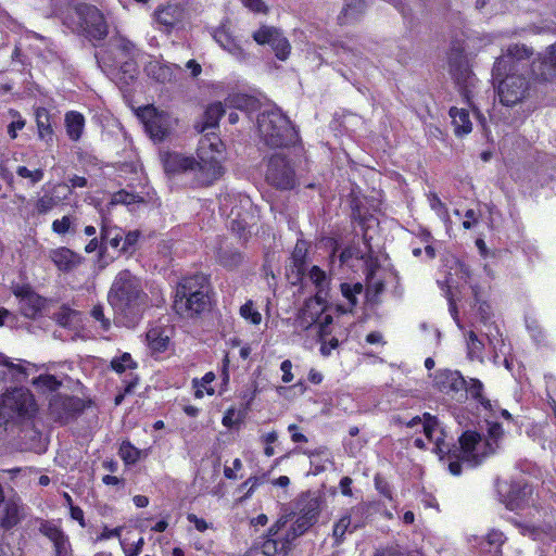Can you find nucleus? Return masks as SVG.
Masks as SVG:
<instances>
[{
  "instance_id": "nucleus-54",
  "label": "nucleus",
  "mask_w": 556,
  "mask_h": 556,
  "mask_svg": "<svg viewBox=\"0 0 556 556\" xmlns=\"http://www.w3.org/2000/svg\"><path fill=\"white\" fill-rule=\"evenodd\" d=\"M503 433L504 431L502 426L497 422H492L489 424L488 435H485L484 438L489 441H494L495 448L498 450L501 440L503 438Z\"/></svg>"
},
{
  "instance_id": "nucleus-50",
  "label": "nucleus",
  "mask_w": 556,
  "mask_h": 556,
  "mask_svg": "<svg viewBox=\"0 0 556 556\" xmlns=\"http://www.w3.org/2000/svg\"><path fill=\"white\" fill-rule=\"evenodd\" d=\"M242 257L240 253L235 251H223L218 255L219 263L225 267H236L240 264Z\"/></svg>"
},
{
  "instance_id": "nucleus-55",
  "label": "nucleus",
  "mask_w": 556,
  "mask_h": 556,
  "mask_svg": "<svg viewBox=\"0 0 556 556\" xmlns=\"http://www.w3.org/2000/svg\"><path fill=\"white\" fill-rule=\"evenodd\" d=\"M304 516L309 517L314 522L319 514V501L316 497L308 498L306 505L301 509Z\"/></svg>"
},
{
  "instance_id": "nucleus-7",
  "label": "nucleus",
  "mask_w": 556,
  "mask_h": 556,
  "mask_svg": "<svg viewBox=\"0 0 556 556\" xmlns=\"http://www.w3.org/2000/svg\"><path fill=\"white\" fill-rule=\"evenodd\" d=\"M498 81L497 93L500 102L506 106H514L526 100L531 91L530 80L525 73L506 72Z\"/></svg>"
},
{
  "instance_id": "nucleus-3",
  "label": "nucleus",
  "mask_w": 556,
  "mask_h": 556,
  "mask_svg": "<svg viewBox=\"0 0 556 556\" xmlns=\"http://www.w3.org/2000/svg\"><path fill=\"white\" fill-rule=\"evenodd\" d=\"M148 295L143 292L139 278L129 270L117 274L109 292V302L115 313L134 323L146 307Z\"/></svg>"
},
{
  "instance_id": "nucleus-51",
  "label": "nucleus",
  "mask_w": 556,
  "mask_h": 556,
  "mask_svg": "<svg viewBox=\"0 0 556 556\" xmlns=\"http://www.w3.org/2000/svg\"><path fill=\"white\" fill-rule=\"evenodd\" d=\"M141 198L137 194L127 192L125 190H121L113 194L112 197V204H125L130 205L137 202H140Z\"/></svg>"
},
{
  "instance_id": "nucleus-63",
  "label": "nucleus",
  "mask_w": 556,
  "mask_h": 556,
  "mask_svg": "<svg viewBox=\"0 0 556 556\" xmlns=\"http://www.w3.org/2000/svg\"><path fill=\"white\" fill-rule=\"evenodd\" d=\"M292 367L293 365L290 359H286L280 364V370L282 371V382L289 383L293 380Z\"/></svg>"
},
{
  "instance_id": "nucleus-17",
  "label": "nucleus",
  "mask_w": 556,
  "mask_h": 556,
  "mask_svg": "<svg viewBox=\"0 0 556 556\" xmlns=\"http://www.w3.org/2000/svg\"><path fill=\"white\" fill-rule=\"evenodd\" d=\"M48 256L54 266L63 273L76 269L84 260L80 254L66 247H59L50 250Z\"/></svg>"
},
{
  "instance_id": "nucleus-27",
  "label": "nucleus",
  "mask_w": 556,
  "mask_h": 556,
  "mask_svg": "<svg viewBox=\"0 0 556 556\" xmlns=\"http://www.w3.org/2000/svg\"><path fill=\"white\" fill-rule=\"evenodd\" d=\"M225 113V104L222 102H215L207 106L203 115V122L198 124L195 127L200 132H210V129L215 128L218 125V121Z\"/></svg>"
},
{
  "instance_id": "nucleus-39",
  "label": "nucleus",
  "mask_w": 556,
  "mask_h": 556,
  "mask_svg": "<svg viewBox=\"0 0 556 556\" xmlns=\"http://www.w3.org/2000/svg\"><path fill=\"white\" fill-rule=\"evenodd\" d=\"M313 523L314 521L311 520L309 517L302 514L290 527L286 525V531L292 541H294L296 538L304 534Z\"/></svg>"
},
{
  "instance_id": "nucleus-62",
  "label": "nucleus",
  "mask_w": 556,
  "mask_h": 556,
  "mask_svg": "<svg viewBox=\"0 0 556 556\" xmlns=\"http://www.w3.org/2000/svg\"><path fill=\"white\" fill-rule=\"evenodd\" d=\"M243 5L255 13H267L268 9L263 0H241Z\"/></svg>"
},
{
  "instance_id": "nucleus-16",
  "label": "nucleus",
  "mask_w": 556,
  "mask_h": 556,
  "mask_svg": "<svg viewBox=\"0 0 556 556\" xmlns=\"http://www.w3.org/2000/svg\"><path fill=\"white\" fill-rule=\"evenodd\" d=\"M26 516L27 508L20 498H8L0 510V526L5 530L12 529L25 519Z\"/></svg>"
},
{
  "instance_id": "nucleus-30",
  "label": "nucleus",
  "mask_w": 556,
  "mask_h": 556,
  "mask_svg": "<svg viewBox=\"0 0 556 556\" xmlns=\"http://www.w3.org/2000/svg\"><path fill=\"white\" fill-rule=\"evenodd\" d=\"M450 116L452 118V123L454 125V130L456 135H467L471 131L472 124L470 122L467 110L452 108L450 110Z\"/></svg>"
},
{
  "instance_id": "nucleus-57",
  "label": "nucleus",
  "mask_w": 556,
  "mask_h": 556,
  "mask_svg": "<svg viewBox=\"0 0 556 556\" xmlns=\"http://www.w3.org/2000/svg\"><path fill=\"white\" fill-rule=\"evenodd\" d=\"M55 556H72V547L67 535L53 544Z\"/></svg>"
},
{
  "instance_id": "nucleus-61",
  "label": "nucleus",
  "mask_w": 556,
  "mask_h": 556,
  "mask_svg": "<svg viewBox=\"0 0 556 556\" xmlns=\"http://www.w3.org/2000/svg\"><path fill=\"white\" fill-rule=\"evenodd\" d=\"M506 538L503 532L498 530H492L486 535V541L489 545L500 547L505 542Z\"/></svg>"
},
{
  "instance_id": "nucleus-59",
  "label": "nucleus",
  "mask_w": 556,
  "mask_h": 556,
  "mask_svg": "<svg viewBox=\"0 0 556 556\" xmlns=\"http://www.w3.org/2000/svg\"><path fill=\"white\" fill-rule=\"evenodd\" d=\"M0 365L5 366L10 368L11 370L16 371L18 376L26 377L27 376V369L22 364H13L9 357L0 353Z\"/></svg>"
},
{
  "instance_id": "nucleus-21",
  "label": "nucleus",
  "mask_w": 556,
  "mask_h": 556,
  "mask_svg": "<svg viewBox=\"0 0 556 556\" xmlns=\"http://www.w3.org/2000/svg\"><path fill=\"white\" fill-rule=\"evenodd\" d=\"M435 384L439 389L445 393L458 392L463 390L467 381L456 370H443L435 376Z\"/></svg>"
},
{
  "instance_id": "nucleus-48",
  "label": "nucleus",
  "mask_w": 556,
  "mask_h": 556,
  "mask_svg": "<svg viewBox=\"0 0 556 556\" xmlns=\"http://www.w3.org/2000/svg\"><path fill=\"white\" fill-rule=\"evenodd\" d=\"M34 386L41 390H56L61 382L52 375H41L34 379Z\"/></svg>"
},
{
  "instance_id": "nucleus-23",
  "label": "nucleus",
  "mask_w": 556,
  "mask_h": 556,
  "mask_svg": "<svg viewBox=\"0 0 556 556\" xmlns=\"http://www.w3.org/2000/svg\"><path fill=\"white\" fill-rule=\"evenodd\" d=\"M16 295L20 298V311L27 318H34L42 307V299L29 291V290H20L16 292Z\"/></svg>"
},
{
  "instance_id": "nucleus-64",
  "label": "nucleus",
  "mask_w": 556,
  "mask_h": 556,
  "mask_svg": "<svg viewBox=\"0 0 556 556\" xmlns=\"http://www.w3.org/2000/svg\"><path fill=\"white\" fill-rule=\"evenodd\" d=\"M187 519L190 523H193L194 525V528L199 531V532H204L206 531L208 528H210V525L202 518H199L197 515L194 514H188L187 516Z\"/></svg>"
},
{
  "instance_id": "nucleus-32",
  "label": "nucleus",
  "mask_w": 556,
  "mask_h": 556,
  "mask_svg": "<svg viewBox=\"0 0 556 556\" xmlns=\"http://www.w3.org/2000/svg\"><path fill=\"white\" fill-rule=\"evenodd\" d=\"M65 126L68 137L72 140L77 141L80 139L84 131L85 117L78 112H68L65 115Z\"/></svg>"
},
{
  "instance_id": "nucleus-40",
  "label": "nucleus",
  "mask_w": 556,
  "mask_h": 556,
  "mask_svg": "<svg viewBox=\"0 0 556 556\" xmlns=\"http://www.w3.org/2000/svg\"><path fill=\"white\" fill-rule=\"evenodd\" d=\"M464 389H466L467 393L472 399L478 401L484 407L491 406L490 401L486 400L483 395V384L480 380L471 378L469 381H467V384Z\"/></svg>"
},
{
  "instance_id": "nucleus-44",
  "label": "nucleus",
  "mask_w": 556,
  "mask_h": 556,
  "mask_svg": "<svg viewBox=\"0 0 556 556\" xmlns=\"http://www.w3.org/2000/svg\"><path fill=\"white\" fill-rule=\"evenodd\" d=\"M74 220L75 218L70 215H65L61 219H55L51 225L52 231L60 236H64L74 230Z\"/></svg>"
},
{
  "instance_id": "nucleus-6",
  "label": "nucleus",
  "mask_w": 556,
  "mask_h": 556,
  "mask_svg": "<svg viewBox=\"0 0 556 556\" xmlns=\"http://www.w3.org/2000/svg\"><path fill=\"white\" fill-rule=\"evenodd\" d=\"M35 412V400L25 388H15L0 397V425L18 417L31 416Z\"/></svg>"
},
{
  "instance_id": "nucleus-52",
  "label": "nucleus",
  "mask_w": 556,
  "mask_h": 556,
  "mask_svg": "<svg viewBox=\"0 0 556 556\" xmlns=\"http://www.w3.org/2000/svg\"><path fill=\"white\" fill-rule=\"evenodd\" d=\"M10 115L13 117V121L8 126V134L12 139H15L17 136V130H21L25 126V119L22 118L18 112L11 110Z\"/></svg>"
},
{
  "instance_id": "nucleus-42",
  "label": "nucleus",
  "mask_w": 556,
  "mask_h": 556,
  "mask_svg": "<svg viewBox=\"0 0 556 556\" xmlns=\"http://www.w3.org/2000/svg\"><path fill=\"white\" fill-rule=\"evenodd\" d=\"M253 103V99L242 93L229 94L225 99V106L236 108L240 110L248 109Z\"/></svg>"
},
{
  "instance_id": "nucleus-58",
  "label": "nucleus",
  "mask_w": 556,
  "mask_h": 556,
  "mask_svg": "<svg viewBox=\"0 0 556 556\" xmlns=\"http://www.w3.org/2000/svg\"><path fill=\"white\" fill-rule=\"evenodd\" d=\"M91 316L100 323V328L103 331H108L111 327V321L104 316L103 307L96 305L91 311Z\"/></svg>"
},
{
  "instance_id": "nucleus-19",
  "label": "nucleus",
  "mask_w": 556,
  "mask_h": 556,
  "mask_svg": "<svg viewBox=\"0 0 556 556\" xmlns=\"http://www.w3.org/2000/svg\"><path fill=\"white\" fill-rule=\"evenodd\" d=\"M532 488L528 484L514 483L510 485L505 504L510 510H520L530 504Z\"/></svg>"
},
{
  "instance_id": "nucleus-45",
  "label": "nucleus",
  "mask_w": 556,
  "mask_h": 556,
  "mask_svg": "<svg viewBox=\"0 0 556 556\" xmlns=\"http://www.w3.org/2000/svg\"><path fill=\"white\" fill-rule=\"evenodd\" d=\"M240 315L252 325H260L262 321V315L254 308L252 301H248L240 307Z\"/></svg>"
},
{
  "instance_id": "nucleus-26",
  "label": "nucleus",
  "mask_w": 556,
  "mask_h": 556,
  "mask_svg": "<svg viewBox=\"0 0 556 556\" xmlns=\"http://www.w3.org/2000/svg\"><path fill=\"white\" fill-rule=\"evenodd\" d=\"M181 18V10L178 5H166L154 12V20L166 31L170 30Z\"/></svg>"
},
{
  "instance_id": "nucleus-18",
  "label": "nucleus",
  "mask_w": 556,
  "mask_h": 556,
  "mask_svg": "<svg viewBox=\"0 0 556 556\" xmlns=\"http://www.w3.org/2000/svg\"><path fill=\"white\" fill-rule=\"evenodd\" d=\"M147 75L157 83L166 84L176 80L181 68L176 64H167L161 60H151L144 67Z\"/></svg>"
},
{
  "instance_id": "nucleus-15",
  "label": "nucleus",
  "mask_w": 556,
  "mask_h": 556,
  "mask_svg": "<svg viewBox=\"0 0 556 556\" xmlns=\"http://www.w3.org/2000/svg\"><path fill=\"white\" fill-rule=\"evenodd\" d=\"M531 73L540 83L552 81L556 78V43L549 46L544 54L532 63Z\"/></svg>"
},
{
  "instance_id": "nucleus-9",
  "label": "nucleus",
  "mask_w": 556,
  "mask_h": 556,
  "mask_svg": "<svg viewBox=\"0 0 556 556\" xmlns=\"http://www.w3.org/2000/svg\"><path fill=\"white\" fill-rule=\"evenodd\" d=\"M533 50L526 45H510L505 53L495 60L493 78H500L506 72L527 73L528 70L521 62L532 56Z\"/></svg>"
},
{
  "instance_id": "nucleus-28",
  "label": "nucleus",
  "mask_w": 556,
  "mask_h": 556,
  "mask_svg": "<svg viewBox=\"0 0 556 556\" xmlns=\"http://www.w3.org/2000/svg\"><path fill=\"white\" fill-rule=\"evenodd\" d=\"M307 277L317 290L315 295L316 301L321 302L324 298L327 295L330 278L318 266H312L307 274Z\"/></svg>"
},
{
  "instance_id": "nucleus-37",
  "label": "nucleus",
  "mask_w": 556,
  "mask_h": 556,
  "mask_svg": "<svg viewBox=\"0 0 556 556\" xmlns=\"http://www.w3.org/2000/svg\"><path fill=\"white\" fill-rule=\"evenodd\" d=\"M36 122H37L39 137L41 139L51 137L52 127H51V123H50V114L46 109L39 108L36 110Z\"/></svg>"
},
{
  "instance_id": "nucleus-20",
  "label": "nucleus",
  "mask_w": 556,
  "mask_h": 556,
  "mask_svg": "<svg viewBox=\"0 0 556 556\" xmlns=\"http://www.w3.org/2000/svg\"><path fill=\"white\" fill-rule=\"evenodd\" d=\"M334 49L336 54L341 59V61L351 65H358L363 55L361 45L352 38H345L338 41L334 45Z\"/></svg>"
},
{
  "instance_id": "nucleus-53",
  "label": "nucleus",
  "mask_w": 556,
  "mask_h": 556,
  "mask_svg": "<svg viewBox=\"0 0 556 556\" xmlns=\"http://www.w3.org/2000/svg\"><path fill=\"white\" fill-rule=\"evenodd\" d=\"M116 49L130 59L135 58L138 51L136 45L125 37L116 39Z\"/></svg>"
},
{
  "instance_id": "nucleus-11",
  "label": "nucleus",
  "mask_w": 556,
  "mask_h": 556,
  "mask_svg": "<svg viewBox=\"0 0 556 556\" xmlns=\"http://www.w3.org/2000/svg\"><path fill=\"white\" fill-rule=\"evenodd\" d=\"M292 539L286 531V520L281 518L268 529L258 548L264 556H287L292 548Z\"/></svg>"
},
{
  "instance_id": "nucleus-24",
  "label": "nucleus",
  "mask_w": 556,
  "mask_h": 556,
  "mask_svg": "<svg viewBox=\"0 0 556 556\" xmlns=\"http://www.w3.org/2000/svg\"><path fill=\"white\" fill-rule=\"evenodd\" d=\"M323 311L319 301H308L304 307L299 312L295 318V326L302 330H307L312 327H316L317 315Z\"/></svg>"
},
{
  "instance_id": "nucleus-43",
  "label": "nucleus",
  "mask_w": 556,
  "mask_h": 556,
  "mask_svg": "<svg viewBox=\"0 0 556 556\" xmlns=\"http://www.w3.org/2000/svg\"><path fill=\"white\" fill-rule=\"evenodd\" d=\"M119 456L127 464H135L140 458V451L130 442L124 441L119 447Z\"/></svg>"
},
{
  "instance_id": "nucleus-1",
  "label": "nucleus",
  "mask_w": 556,
  "mask_h": 556,
  "mask_svg": "<svg viewBox=\"0 0 556 556\" xmlns=\"http://www.w3.org/2000/svg\"><path fill=\"white\" fill-rule=\"evenodd\" d=\"M419 424L422 425L424 434L428 442L433 444L432 450L434 453L441 459L447 454L448 470L454 476L459 475L462 471L458 458L471 466H476L497 451L494 441H489L475 431H466L459 438L460 448L455 451L452 456L450 455L448 444L444 441L445 433L438 419L429 414H425L424 419L415 417L408 422V426L414 427Z\"/></svg>"
},
{
  "instance_id": "nucleus-22",
  "label": "nucleus",
  "mask_w": 556,
  "mask_h": 556,
  "mask_svg": "<svg viewBox=\"0 0 556 556\" xmlns=\"http://www.w3.org/2000/svg\"><path fill=\"white\" fill-rule=\"evenodd\" d=\"M450 72L456 84L465 89L466 98H469L468 88L473 87L476 77L469 68L468 64L463 61H451Z\"/></svg>"
},
{
  "instance_id": "nucleus-49",
  "label": "nucleus",
  "mask_w": 556,
  "mask_h": 556,
  "mask_svg": "<svg viewBox=\"0 0 556 556\" xmlns=\"http://www.w3.org/2000/svg\"><path fill=\"white\" fill-rule=\"evenodd\" d=\"M428 202H429L431 210H433L439 217H441L443 219L448 218L447 208H446L445 204L441 201V199L438 197L437 193L430 192L428 194Z\"/></svg>"
},
{
  "instance_id": "nucleus-12",
  "label": "nucleus",
  "mask_w": 556,
  "mask_h": 556,
  "mask_svg": "<svg viewBox=\"0 0 556 556\" xmlns=\"http://www.w3.org/2000/svg\"><path fill=\"white\" fill-rule=\"evenodd\" d=\"M267 181L279 189H292L295 184L294 172L281 154L270 157L266 172Z\"/></svg>"
},
{
  "instance_id": "nucleus-10",
  "label": "nucleus",
  "mask_w": 556,
  "mask_h": 556,
  "mask_svg": "<svg viewBox=\"0 0 556 556\" xmlns=\"http://www.w3.org/2000/svg\"><path fill=\"white\" fill-rule=\"evenodd\" d=\"M78 27L90 39L102 40L106 37L109 28L103 14L89 4H79L75 8Z\"/></svg>"
},
{
  "instance_id": "nucleus-5",
  "label": "nucleus",
  "mask_w": 556,
  "mask_h": 556,
  "mask_svg": "<svg viewBox=\"0 0 556 556\" xmlns=\"http://www.w3.org/2000/svg\"><path fill=\"white\" fill-rule=\"evenodd\" d=\"M257 130L261 139L270 148L288 147L298 140V132L290 119L277 108L260 113Z\"/></svg>"
},
{
  "instance_id": "nucleus-38",
  "label": "nucleus",
  "mask_w": 556,
  "mask_h": 556,
  "mask_svg": "<svg viewBox=\"0 0 556 556\" xmlns=\"http://www.w3.org/2000/svg\"><path fill=\"white\" fill-rule=\"evenodd\" d=\"M59 204V199L50 193L40 195L34 204V213L37 215H46Z\"/></svg>"
},
{
  "instance_id": "nucleus-14",
  "label": "nucleus",
  "mask_w": 556,
  "mask_h": 556,
  "mask_svg": "<svg viewBox=\"0 0 556 556\" xmlns=\"http://www.w3.org/2000/svg\"><path fill=\"white\" fill-rule=\"evenodd\" d=\"M253 39L260 45H270L279 60L285 61L290 53V43L279 29L262 26L253 34Z\"/></svg>"
},
{
  "instance_id": "nucleus-2",
  "label": "nucleus",
  "mask_w": 556,
  "mask_h": 556,
  "mask_svg": "<svg viewBox=\"0 0 556 556\" xmlns=\"http://www.w3.org/2000/svg\"><path fill=\"white\" fill-rule=\"evenodd\" d=\"M224 143L215 132H207L199 141L197 155L199 161L176 152L162 155L163 166L168 175H179L187 172H199L203 184H211L223 175L220 165Z\"/></svg>"
},
{
  "instance_id": "nucleus-13",
  "label": "nucleus",
  "mask_w": 556,
  "mask_h": 556,
  "mask_svg": "<svg viewBox=\"0 0 556 556\" xmlns=\"http://www.w3.org/2000/svg\"><path fill=\"white\" fill-rule=\"evenodd\" d=\"M83 409V402L78 397L55 394L49 402L51 418L60 424H66Z\"/></svg>"
},
{
  "instance_id": "nucleus-41",
  "label": "nucleus",
  "mask_w": 556,
  "mask_h": 556,
  "mask_svg": "<svg viewBox=\"0 0 556 556\" xmlns=\"http://www.w3.org/2000/svg\"><path fill=\"white\" fill-rule=\"evenodd\" d=\"M39 531L41 534L48 538L52 542V544L60 541L62 538L66 535L64 531L52 521H42L40 523Z\"/></svg>"
},
{
  "instance_id": "nucleus-4",
  "label": "nucleus",
  "mask_w": 556,
  "mask_h": 556,
  "mask_svg": "<svg viewBox=\"0 0 556 556\" xmlns=\"http://www.w3.org/2000/svg\"><path fill=\"white\" fill-rule=\"evenodd\" d=\"M210 304L206 278L194 275L184 278L176 289L174 309L185 318H192L203 313Z\"/></svg>"
},
{
  "instance_id": "nucleus-33",
  "label": "nucleus",
  "mask_w": 556,
  "mask_h": 556,
  "mask_svg": "<svg viewBox=\"0 0 556 556\" xmlns=\"http://www.w3.org/2000/svg\"><path fill=\"white\" fill-rule=\"evenodd\" d=\"M123 230L114 225H111L110 220L103 219L101 225V239L104 244L108 243L112 248H119L123 242Z\"/></svg>"
},
{
  "instance_id": "nucleus-60",
  "label": "nucleus",
  "mask_w": 556,
  "mask_h": 556,
  "mask_svg": "<svg viewBox=\"0 0 556 556\" xmlns=\"http://www.w3.org/2000/svg\"><path fill=\"white\" fill-rule=\"evenodd\" d=\"M332 323V317L329 314H321V311L317 315L316 327L318 328V333L320 337L327 334V327Z\"/></svg>"
},
{
  "instance_id": "nucleus-46",
  "label": "nucleus",
  "mask_w": 556,
  "mask_h": 556,
  "mask_svg": "<svg viewBox=\"0 0 556 556\" xmlns=\"http://www.w3.org/2000/svg\"><path fill=\"white\" fill-rule=\"evenodd\" d=\"M111 367L118 374L126 371L127 369H132L136 367L135 362L132 361L129 353H124L119 357H115L111 362Z\"/></svg>"
},
{
  "instance_id": "nucleus-8",
  "label": "nucleus",
  "mask_w": 556,
  "mask_h": 556,
  "mask_svg": "<svg viewBox=\"0 0 556 556\" xmlns=\"http://www.w3.org/2000/svg\"><path fill=\"white\" fill-rule=\"evenodd\" d=\"M138 116L154 141H163L167 138L177 124V119L169 113L159 111L154 106L139 109Z\"/></svg>"
},
{
  "instance_id": "nucleus-34",
  "label": "nucleus",
  "mask_w": 556,
  "mask_h": 556,
  "mask_svg": "<svg viewBox=\"0 0 556 556\" xmlns=\"http://www.w3.org/2000/svg\"><path fill=\"white\" fill-rule=\"evenodd\" d=\"M341 292L344 299L348 301V307L343 312H350L357 304V295L363 292V286L359 282L356 283H341Z\"/></svg>"
},
{
  "instance_id": "nucleus-36",
  "label": "nucleus",
  "mask_w": 556,
  "mask_h": 556,
  "mask_svg": "<svg viewBox=\"0 0 556 556\" xmlns=\"http://www.w3.org/2000/svg\"><path fill=\"white\" fill-rule=\"evenodd\" d=\"M483 350L484 344L482 341H480L475 333V331L468 332V340H467V355L468 357L473 361L477 359L479 362H483Z\"/></svg>"
},
{
  "instance_id": "nucleus-31",
  "label": "nucleus",
  "mask_w": 556,
  "mask_h": 556,
  "mask_svg": "<svg viewBox=\"0 0 556 556\" xmlns=\"http://www.w3.org/2000/svg\"><path fill=\"white\" fill-rule=\"evenodd\" d=\"M364 12V0H345L338 18L341 24H346L357 20Z\"/></svg>"
},
{
  "instance_id": "nucleus-29",
  "label": "nucleus",
  "mask_w": 556,
  "mask_h": 556,
  "mask_svg": "<svg viewBox=\"0 0 556 556\" xmlns=\"http://www.w3.org/2000/svg\"><path fill=\"white\" fill-rule=\"evenodd\" d=\"M146 338L149 348L153 352L165 351L169 343V337L167 334V331L159 326L150 328L146 334Z\"/></svg>"
},
{
  "instance_id": "nucleus-25",
  "label": "nucleus",
  "mask_w": 556,
  "mask_h": 556,
  "mask_svg": "<svg viewBox=\"0 0 556 556\" xmlns=\"http://www.w3.org/2000/svg\"><path fill=\"white\" fill-rule=\"evenodd\" d=\"M213 38L224 50L228 51L230 54L237 58L244 56L242 47L237 42V40L225 26L216 28L213 33Z\"/></svg>"
},
{
  "instance_id": "nucleus-47",
  "label": "nucleus",
  "mask_w": 556,
  "mask_h": 556,
  "mask_svg": "<svg viewBox=\"0 0 556 556\" xmlns=\"http://www.w3.org/2000/svg\"><path fill=\"white\" fill-rule=\"evenodd\" d=\"M16 174L22 178L28 179L33 186L41 181L45 175L43 169L41 168L31 170L26 166H18L16 168Z\"/></svg>"
},
{
  "instance_id": "nucleus-35",
  "label": "nucleus",
  "mask_w": 556,
  "mask_h": 556,
  "mask_svg": "<svg viewBox=\"0 0 556 556\" xmlns=\"http://www.w3.org/2000/svg\"><path fill=\"white\" fill-rule=\"evenodd\" d=\"M358 527V525L352 526V517L351 514H345L342 516L338 522L333 526V538L337 544H340L346 532H353Z\"/></svg>"
},
{
  "instance_id": "nucleus-56",
  "label": "nucleus",
  "mask_w": 556,
  "mask_h": 556,
  "mask_svg": "<svg viewBox=\"0 0 556 556\" xmlns=\"http://www.w3.org/2000/svg\"><path fill=\"white\" fill-rule=\"evenodd\" d=\"M139 237V231H129L126 236L123 235V244L119 250L124 253L131 252L134 247L138 242Z\"/></svg>"
}]
</instances>
